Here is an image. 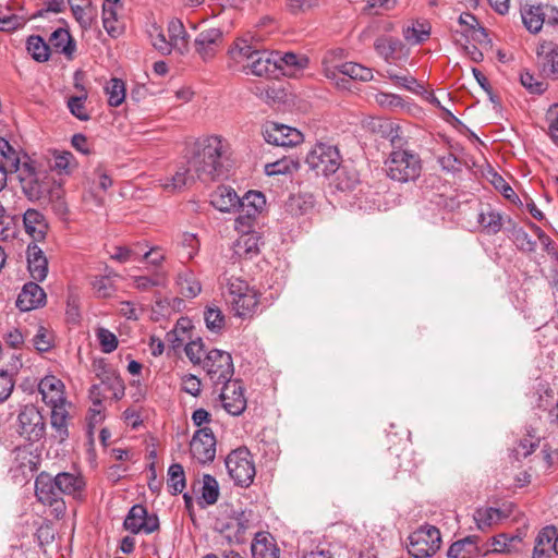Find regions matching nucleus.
Masks as SVG:
<instances>
[{
	"label": "nucleus",
	"mask_w": 558,
	"mask_h": 558,
	"mask_svg": "<svg viewBox=\"0 0 558 558\" xmlns=\"http://www.w3.org/2000/svg\"><path fill=\"white\" fill-rule=\"evenodd\" d=\"M27 264L31 277L35 281H43L48 275V260L43 250L36 244L27 247Z\"/></svg>",
	"instance_id": "obj_27"
},
{
	"label": "nucleus",
	"mask_w": 558,
	"mask_h": 558,
	"mask_svg": "<svg viewBox=\"0 0 558 558\" xmlns=\"http://www.w3.org/2000/svg\"><path fill=\"white\" fill-rule=\"evenodd\" d=\"M105 93L110 107H119L125 100V84L121 78L113 77L105 85Z\"/></svg>",
	"instance_id": "obj_42"
},
{
	"label": "nucleus",
	"mask_w": 558,
	"mask_h": 558,
	"mask_svg": "<svg viewBox=\"0 0 558 558\" xmlns=\"http://www.w3.org/2000/svg\"><path fill=\"white\" fill-rule=\"evenodd\" d=\"M75 167V158L70 151L54 153L52 168L58 170L60 173L70 174Z\"/></svg>",
	"instance_id": "obj_54"
},
{
	"label": "nucleus",
	"mask_w": 558,
	"mask_h": 558,
	"mask_svg": "<svg viewBox=\"0 0 558 558\" xmlns=\"http://www.w3.org/2000/svg\"><path fill=\"white\" fill-rule=\"evenodd\" d=\"M64 385L56 376H45L38 384V390L43 401L49 407L65 403Z\"/></svg>",
	"instance_id": "obj_20"
},
{
	"label": "nucleus",
	"mask_w": 558,
	"mask_h": 558,
	"mask_svg": "<svg viewBox=\"0 0 558 558\" xmlns=\"http://www.w3.org/2000/svg\"><path fill=\"white\" fill-rule=\"evenodd\" d=\"M35 494L41 504L54 507L58 514L64 512L65 505L61 499L56 476L40 472L35 480Z\"/></svg>",
	"instance_id": "obj_10"
},
{
	"label": "nucleus",
	"mask_w": 558,
	"mask_h": 558,
	"mask_svg": "<svg viewBox=\"0 0 558 558\" xmlns=\"http://www.w3.org/2000/svg\"><path fill=\"white\" fill-rule=\"evenodd\" d=\"M478 536L470 535L451 544L447 551L448 558H474L478 555Z\"/></svg>",
	"instance_id": "obj_34"
},
{
	"label": "nucleus",
	"mask_w": 558,
	"mask_h": 558,
	"mask_svg": "<svg viewBox=\"0 0 558 558\" xmlns=\"http://www.w3.org/2000/svg\"><path fill=\"white\" fill-rule=\"evenodd\" d=\"M340 173L337 178V187L341 191L352 190L359 183V175L356 171L349 170L345 167H342Z\"/></svg>",
	"instance_id": "obj_61"
},
{
	"label": "nucleus",
	"mask_w": 558,
	"mask_h": 558,
	"mask_svg": "<svg viewBox=\"0 0 558 558\" xmlns=\"http://www.w3.org/2000/svg\"><path fill=\"white\" fill-rule=\"evenodd\" d=\"M222 384L223 387L219 397L223 409L233 416L242 414L246 409V398L242 384L239 380L231 379Z\"/></svg>",
	"instance_id": "obj_15"
},
{
	"label": "nucleus",
	"mask_w": 558,
	"mask_h": 558,
	"mask_svg": "<svg viewBox=\"0 0 558 558\" xmlns=\"http://www.w3.org/2000/svg\"><path fill=\"white\" fill-rule=\"evenodd\" d=\"M228 160V144L219 136H207L193 144L187 163L198 180L209 182L226 174Z\"/></svg>",
	"instance_id": "obj_1"
},
{
	"label": "nucleus",
	"mask_w": 558,
	"mask_h": 558,
	"mask_svg": "<svg viewBox=\"0 0 558 558\" xmlns=\"http://www.w3.org/2000/svg\"><path fill=\"white\" fill-rule=\"evenodd\" d=\"M49 45L52 47L57 52L63 53L68 58H72L76 45L73 40L72 36L70 35L68 29L64 28H58L56 29L49 37Z\"/></svg>",
	"instance_id": "obj_35"
},
{
	"label": "nucleus",
	"mask_w": 558,
	"mask_h": 558,
	"mask_svg": "<svg viewBox=\"0 0 558 558\" xmlns=\"http://www.w3.org/2000/svg\"><path fill=\"white\" fill-rule=\"evenodd\" d=\"M177 283L179 286L180 293L187 299L195 298L202 290L199 281L190 270L179 274Z\"/></svg>",
	"instance_id": "obj_41"
},
{
	"label": "nucleus",
	"mask_w": 558,
	"mask_h": 558,
	"mask_svg": "<svg viewBox=\"0 0 558 558\" xmlns=\"http://www.w3.org/2000/svg\"><path fill=\"white\" fill-rule=\"evenodd\" d=\"M168 34L173 50H177L180 54L187 51L189 34L180 20L169 22Z\"/></svg>",
	"instance_id": "obj_36"
},
{
	"label": "nucleus",
	"mask_w": 558,
	"mask_h": 558,
	"mask_svg": "<svg viewBox=\"0 0 558 558\" xmlns=\"http://www.w3.org/2000/svg\"><path fill=\"white\" fill-rule=\"evenodd\" d=\"M260 236L257 232H245L233 243V256L251 259L259 253Z\"/></svg>",
	"instance_id": "obj_26"
},
{
	"label": "nucleus",
	"mask_w": 558,
	"mask_h": 558,
	"mask_svg": "<svg viewBox=\"0 0 558 558\" xmlns=\"http://www.w3.org/2000/svg\"><path fill=\"white\" fill-rule=\"evenodd\" d=\"M222 43L223 33L220 28L204 29L194 39L195 52L204 62L211 61L220 50Z\"/></svg>",
	"instance_id": "obj_14"
},
{
	"label": "nucleus",
	"mask_w": 558,
	"mask_h": 558,
	"mask_svg": "<svg viewBox=\"0 0 558 558\" xmlns=\"http://www.w3.org/2000/svg\"><path fill=\"white\" fill-rule=\"evenodd\" d=\"M229 302L234 315L240 318H251L258 311V293L253 288Z\"/></svg>",
	"instance_id": "obj_23"
},
{
	"label": "nucleus",
	"mask_w": 558,
	"mask_h": 558,
	"mask_svg": "<svg viewBox=\"0 0 558 558\" xmlns=\"http://www.w3.org/2000/svg\"><path fill=\"white\" fill-rule=\"evenodd\" d=\"M376 125L378 126V132L381 133L384 137L389 140L395 149H401V145L403 144V138L401 136L400 126L388 120H377L374 122V130H376Z\"/></svg>",
	"instance_id": "obj_40"
},
{
	"label": "nucleus",
	"mask_w": 558,
	"mask_h": 558,
	"mask_svg": "<svg viewBox=\"0 0 558 558\" xmlns=\"http://www.w3.org/2000/svg\"><path fill=\"white\" fill-rule=\"evenodd\" d=\"M520 82L531 94L541 95L547 89V83L543 80H537L529 71H523L520 74Z\"/></svg>",
	"instance_id": "obj_59"
},
{
	"label": "nucleus",
	"mask_w": 558,
	"mask_h": 558,
	"mask_svg": "<svg viewBox=\"0 0 558 558\" xmlns=\"http://www.w3.org/2000/svg\"><path fill=\"white\" fill-rule=\"evenodd\" d=\"M195 179L197 177L186 162V165L179 166L173 174L160 179L159 182L165 192L174 193L194 182Z\"/></svg>",
	"instance_id": "obj_22"
},
{
	"label": "nucleus",
	"mask_w": 558,
	"mask_h": 558,
	"mask_svg": "<svg viewBox=\"0 0 558 558\" xmlns=\"http://www.w3.org/2000/svg\"><path fill=\"white\" fill-rule=\"evenodd\" d=\"M271 61H275L276 68L272 75H277L280 72L286 76H293L301 70L305 69L308 64L307 57L303 54H296L293 52H286L281 54L278 51H271Z\"/></svg>",
	"instance_id": "obj_17"
},
{
	"label": "nucleus",
	"mask_w": 558,
	"mask_h": 558,
	"mask_svg": "<svg viewBox=\"0 0 558 558\" xmlns=\"http://www.w3.org/2000/svg\"><path fill=\"white\" fill-rule=\"evenodd\" d=\"M253 558H279L275 538L267 532H258L251 546Z\"/></svg>",
	"instance_id": "obj_29"
},
{
	"label": "nucleus",
	"mask_w": 558,
	"mask_h": 558,
	"mask_svg": "<svg viewBox=\"0 0 558 558\" xmlns=\"http://www.w3.org/2000/svg\"><path fill=\"white\" fill-rule=\"evenodd\" d=\"M401 47L402 43L398 38L393 37L381 36L374 43L376 52L386 61H389L391 58H393L395 53L399 51Z\"/></svg>",
	"instance_id": "obj_45"
},
{
	"label": "nucleus",
	"mask_w": 558,
	"mask_h": 558,
	"mask_svg": "<svg viewBox=\"0 0 558 558\" xmlns=\"http://www.w3.org/2000/svg\"><path fill=\"white\" fill-rule=\"evenodd\" d=\"M90 284L95 295L99 299L110 298L117 291L111 274L106 276H95L92 279Z\"/></svg>",
	"instance_id": "obj_46"
},
{
	"label": "nucleus",
	"mask_w": 558,
	"mask_h": 558,
	"mask_svg": "<svg viewBox=\"0 0 558 558\" xmlns=\"http://www.w3.org/2000/svg\"><path fill=\"white\" fill-rule=\"evenodd\" d=\"M75 86L76 88H81L82 95L69 97L68 108L75 118H77L81 121H87L90 118L85 106L87 93L83 86H80L78 84H76Z\"/></svg>",
	"instance_id": "obj_47"
},
{
	"label": "nucleus",
	"mask_w": 558,
	"mask_h": 558,
	"mask_svg": "<svg viewBox=\"0 0 558 558\" xmlns=\"http://www.w3.org/2000/svg\"><path fill=\"white\" fill-rule=\"evenodd\" d=\"M60 496L62 494L80 498L85 488V481L83 476L70 472H61L56 475Z\"/></svg>",
	"instance_id": "obj_32"
},
{
	"label": "nucleus",
	"mask_w": 558,
	"mask_h": 558,
	"mask_svg": "<svg viewBox=\"0 0 558 558\" xmlns=\"http://www.w3.org/2000/svg\"><path fill=\"white\" fill-rule=\"evenodd\" d=\"M210 203L216 209L230 213L239 210L240 197L232 187L222 185L213 193Z\"/></svg>",
	"instance_id": "obj_28"
},
{
	"label": "nucleus",
	"mask_w": 558,
	"mask_h": 558,
	"mask_svg": "<svg viewBox=\"0 0 558 558\" xmlns=\"http://www.w3.org/2000/svg\"><path fill=\"white\" fill-rule=\"evenodd\" d=\"M262 133L264 140L275 146L292 147L303 141V135L299 130L276 122H266Z\"/></svg>",
	"instance_id": "obj_11"
},
{
	"label": "nucleus",
	"mask_w": 558,
	"mask_h": 558,
	"mask_svg": "<svg viewBox=\"0 0 558 558\" xmlns=\"http://www.w3.org/2000/svg\"><path fill=\"white\" fill-rule=\"evenodd\" d=\"M556 538L557 529L554 525L543 527L535 538L533 558H550L551 551L556 554Z\"/></svg>",
	"instance_id": "obj_25"
},
{
	"label": "nucleus",
	"mask_w": 558,
	"mask_h": 558,
	"mask_svg": "<svg viewBox=\"0 0 558 558\" xmlns=\"http://www.w3.org/2000/svg\"><path fill=\"white\" fill-rule=\"evenodd\" d=\"M206 327L213 332H219L225 327V316L216 306H208L204 312Z\"/></svg>",
	"instance_id": "obj_52"
},
{
	"label": "nucleus",
	"mask_w": 558,
	"mask_h": 558,
	"mask_svg": "<svg viewBox=\"0 0 558 558\" xmlns=\"http://www.w3.org/2000/svg\"><path fill=\"white\" fill-rule=\"evenodd\" d=\"M34 345L39 352H48L53 344V337L49 330L39 327L33 338Z\"/></svg>",
	"instance_id": "obj_62"
},
{
	"label": "nucleus",
	"mask_w": 558,
	"mask_h": 558,
	"mask_svg": "<svg viewBox=\"0 0 558 558\" xmlns=\"http://www.w3.org/2000/svg\"><path fill=\"white\" fill-rule=\"evenodd\" d=\"M429 28L424 24L408 26L403 29L404 39L411 45H418L429 37Z\"/></svg>",
	"instance_id": "obj_56"
},
{
	"label": "nucleus",
	"mask_w": 558,
	"mask_h": 558,
	"mask_svg": "<svg viewBox=\"0 0 558 558\" xmlns=\"http://www.w3.org/2000/svg\"><path fill=\"white\" fill-rule=\"evenodd\" d=\"M133 287L140 291H148L156 287H165L167 272L158 268L150 276H132Z\"/></svg>",
	"instance_id": "obj_38"
},
{
	"label": "nucleus",
	"mask_w": 558,
	"mask_h": 558,
	"mask_svg": "<svg viewBox=\"0 0 558 558\" xmlns=\"http://www.w3.org/2000/svg\"><path fill=\"white\" fill-rule=\"evenodd\" d=\"M341 155L337 146L318 142L307 153L305 162L317 175L329 177L341 166Z\"/></svg>",
	"instance_id": "obj_5"
},
{
	"label": "nucleus",
	"mask_w": 558,
	"mask_h": 558,
	"mask_svg": "<svg viewBox=\"0 0 558 558\" xmlns=\"http://www.w3.org/2000/svg\"><path fill=\"white\" fill-rule=\"evenodd\" d=\"M70 403L53 405L51 408V427L53 429V437L59 441H64L69 437V421L70 414L68 411Z\"/></svg>",
	"instance_id": "obj_30"
},
{
	"label": "nucleus",
	"mask_w": 558,
	"mask_h": 558,
	"mask_svg": "<svg viewBox=\"0 0 558 558\" xmlns=\"http://www.w3.org/2000/svg\"><path fill=\"white\" fill-rule=\"evenodd\" d=\"M71 11L82 28L88 29L92 27L95 11L90 2L82 5L75 3V5H72Z\"/></svg>",
	"instance_id": "obj_50"
},
{
	"label": "nucleus",
	"mask_w": 558,
	"mask_h": 558,
	"mask_svg": "<svg viewBox=\"0 0 558 558\" xmlns=\"http://www.w3.org/2000/svg\"><path fill=\"white\" fill-rule=\"evenodd\" d=\"M521 19L523 25L530 33H538L546 21L545 5L525 4L521 8Z\"/></svg>",
	"instance_id": "obj_31"
},
{
	"label": "nucleus",
	"mask_w": 558,
	"mask_h": 558,
	"mask_svg": "<svg viewBox=\"0 0 558 558\" xmlns=\"http://www.w3.org/2000/svg\"><path fill=\"white\" fill-rule=\"evenodd\" d=\"M226 468L236 485L248 487L253 483L256 470L247 448L231 451L226 458Z\"/></svg>",
	"instance_id": "obj_6"
},
{
	"label": "nucleus",
	"mask_w": 558,
	"mask_h": 558,
	"mask_svg": "<svg viewBox=\"0 0 558 558\" xmlns=\"http://www.w3.org/2000/svg\"><path fill=\"white\" fill-rule=\"evenodd\" d=\"M287 9L292 14L305 13L318 5V0H286Z\"/></svg>",
	"instance_id": "obj_63"
},
{
	"label": "nucleus",
	"mask_w": 558,
	"mask_h": 558,
	"mask_svg": "<svg viewBox=\"0 0 558 558\" xmlns=\"http://www.w3.org/2000/svg\"><path fill=\"white\" fill-rule=\"evenodd\" d=\"M219 498V485L217 480L210 475L205 474L203 476L202 486V499L206 506H210L217 502Z\"/></svg>",
	"instance_id": "obj_49"
},
{
	"label": "nucleus",
	"mask_w": 558,
	"mask_h": 558,
	"mask_svg": "<svg viewBox=\"0 0 558 558\" xmlns=\"http://www.w3.org/2000/svg\"><path fill=\"white\" fill-rule=\"evenodd\" d=\"M45 301L44 289L36 282H27L17 296L16 306L23 312H28L44 305Z\"/></svg>",
	"instance_id": "obj_21"
},
{
	"label": "nucleus",
	"mask_w": 558,
	"mask_h": 558,
	"mask_svg": "<svg viewBox=\"0 0 558 558\" xmlns=\"http://www.w3.org/2000/svg\"><path fill=\"white\" fill-rule=\"evenodd\" d=\"M123 526L132 534H150L159 529V519L156 514H148L143 505H134L129 510Z\"/></svg>",
	"instance_id": "obj_12"
},
{
	"label": "nucleus",
	"mask_w": 558,
	"mask_h": 558,
	"mask_svg": "<svg viewBox=\"0 0 558 558\" xmlns=\"http://www.w3.org/2000/svg\"><path fill=\"white\" fill-rule=\"evenodd\" d=\"M340 74L362 82H368L373 78L372 69L355 62H344L332 68H325V75L330 80H338Z\"/></svg>",
	"instance_id": "obj_19"
},
{
	"label": "nucleus",
	"mask_w": 558,
	"mask_h": 558,
	"mask_svg": "<svg viewBox=\"0 0 558 558\" xmlns=\"http://www.w3.org/2000/svg\"><path fill=\"white\" fill-rule=\"evenodd\" d=\"M96 337L104 353H111L118 347L117 336L107 328L100 327L96 330Z\"/></svg>",
	"instance_id": "obj_58"
},
{
	"label": "nucleus",
	"mask_w": 558,
	"mask_h": 558,
	"mask_svg": "<svg viewBox=\"0 0 558 558\" xmlns=\"http://www.w3.org/2000/svg\"><path fill=\"white\" fill-rule=\"evenodd\" d=\"M227 66L246 75L272 76L276 63L271 53L254 47L246 38H236L227 51Z\"/></svg>",
	"instance_id": "obj_2"
},
{
	"label": "nucleus",
	"mask_w": 558,
	"mask_h": 558,
	"mask_svg": "<svg viewBox=\"0 0 558 558\" xmlns=\"http://www.w3.org/2000/svg\"><path fill=\"white\" fill-rule=\"evenodd\" d=\"M102 24L104 28L111 37L120 35L121 27L118 25L116 7L102 4Z\"/></svg>",
	"instance_id": "obj_51"
},
{
	"label": "nucleus",
	"mask_w": 558,
	"mask_h": 558,
	"mask_svg": "<svg viewBox=\"0 0 558 558\" xmlns=\"http://www.w3.org/2000/svg\"><path fill=\"white\" fill-rule=\"evenodd\" d=\"M440 545L439 530L433 525H424L410 534L408 551L415 558H427L433 556Z\"/></svg>",
	"instance_id": "obj_7"
},
{
	"label": "nucleus",
	"mask_w": 558,
	"mask_h": 558,
	"mask_svg": "<svg viewBox=\"0 0 558 558\" xmlns=\"http://www.w3.org/2000/svg\"><path fill=\"white\" fill-rule=\"evenodd\" d=\"M17 433L31 442L40 440L46 434V423L40 411L33 404L22 408L17 416Z\"/></svg>",
	"instance_id": "obj_9"
},
{
	"label": "nucleus",
	"mask_w": 558,
	"mask_h": 558,
	"mask_svg": "<svg viewBox=\"0 0 558 558\" xmlns=\"http://www.w3.org/2000/svg\"><path fill=\"white\" fill-rule=\"evenodd\" d=\"M26 49L37 62H46L49 60L50 45L38 35H32L27 38Z\"/></svg>",
	"instance_id": "obj_39"
},
{
	"label": "nucleus",
	"mask_w": 558,
	"mask_h": 558,
	"mask_svg": "<svg viewBox=\"0 0 558 558\" xmlns=\"http://www.w3.org/2000/svg\"><path fill=\"white\" fill-rule=\"evenodd\" d=\"M25 231L35 240L40 241L45 238L48 225L45 216L36 209H27L23 215Z\"/></svg>",
	"instance_id": "obj_33"
},
{
	"label": "nucleus",
	"mask_w": 558,
	"mask_h": 558,
	"mask_svg": "<svg viewBox=\"0 0 558 558\" xmlns=\"http://www.w3.org/2000/svg\"><path fill=\"white\" fill-rule=\"evenodd\" d=\"M501 517V511L493 507L476 509L473 514L476 526L481 531H484L497 523Z\"/></svg>",
	"instance_id": "obj_44"
},
{
	"label": "nucleus",
	"mask_w": 558,
	"mask_h": 558,
	"mask_svg": "<svg viewBox=\"0 0 558 558\" xmlns=\"http://www.w3.org/2000/svg\"><path fill=\"white\" fill-rule=\"evenodd\" d=\"M190 451L192 457L202 464L214 461L216 457V438L211 428L202 427L194 433L190 441Z\"/></svg>",
	"instance_id": "obj_13"
},
{
	"label": "nucleus",
	"mask_w": 558,
	"mask_h": 558,
	"mask_svg": "<svg viewBox=\"0 0 558 558\" xmlns=\"http://www.w3.org/2000/svg\"><path fill=\"white\" fill-rule=\"evenodd\" d=\"M0 154L2 158L4 159V165L11 170V171H17L20 166V157L16 150L11 146V144L0 137Z\"/></svg>",
	"instance_id": "obj_53"
},
{
	"label": "nucleus",
	"mask_w": 558,
	"mask_h": 558,
	"mask_svg": "<svg viewBox=\"0 0 558 558\" xmlns=\"http://www.w3.org/2000/svg\"><path fill=\"white\" fill-rule=\"evenodd\" d=\"M509 236L521 251L533 252L536 248V242L533 241L526 231H524L522 228L513 227L512 230H510Z\"/></svg>",
	"instance_id": "obj_55"
},
{
	"label": "nucleus",
	"mask_w": 558,
	"mask_h": 558,
	"mask_svg": "<svg viewBox=\"0 0 558 558\" xmlns=\"http://www.w3.org/2000/svg\"><path fill=\"white\" fill-rule=\"evenodd\" d=\"M519 536L509 537L507 534H498L492 537V549L490 553L496 554H511L519 551L518 545L521 543Z\"/></svg>",
	"instance_id": "obj_43"
},
{
	"label": "nucleus",
	"mask_w": 558,
	"mask_h": 558,
	"mask_svg": "<svg viewBox=\"0 0 558 558\" xmlns=\"http://www.w3.org/2000/svg\"><path fill=\"white\" fill-rule=\"evenodd\" d=\"M17 171L22 191L29 201L62 197L61 184L54 181L46 169L37 168L34 162L28 161Z\"/></svg>",
	"instance_id": "obj_3"
},
{
	"label": "nucleus",
	"mask_w": 558,
	"mask_h": 558,
	"mask_svg": "<svg viewBox=\"0 0 558 558\" xmlns=\"http://www.w3.org/2000/svg\"><path fill=\"white\" fill-rule=\"evenodd\" d=\"M168 487L173 495L181 494L185 488V473L183 466L179 463H173L168 469Z\"/></svg>",
	"instance_id": "obj_48"
},
{
	"label": "nucleus",
	"mask_w": 558,
	"mask_h": 558,
	"mask_svg": "<svg viewBox=\"0 0 558 558\" xmlns=\"http://www.w3.org/2000/svg\"><path fill=\"white\" fill-rule=\"evenodd\" d=\"M202 367L215 385L228 381L234 373L231 354L218 349L206 353Z\"/></svg>",
	"instance_id": "obj_8"
},
{
	"label": "nucleus",
	"mask_w": 558,
	"mask_h": 558,
	"mask_svg": "<svg viewBox=\"0 0 558 558\" xmlns=\"http://www.w3.org/2000/svg\"><path fill=\"white\" fill-rule=\"evenodd\" d=\"M226 289L228 293V301L240 298L241 294L252 289L248 283L241 278L231 276L226 279Z\"/></svg>",
	"instance_id": "obj_60"
},
{
	"label": "nucleus",
	"mask_w": 558,
	"mask_h": 558,
	"mask_svg": "<svg viewBox=\"0 0 558 558\" xmlns=\"http://www.w3.org/2000/svg\"><path fill=\"white\" fill-rule=\"evenodd\" d=\"M542 72L553 78L558 77V45L545 43L537 49Z\"/></svg>",
	"instance_id": "obj_24"
},
{
	"label": "nucleus",
	"mask_w": 558,
	"mask_h": 558,
	"mask_svg": "<svg viewBox=\"0 0 558 558\" xmlns=\"http://www.w3.org/2000/svg\"><path fill=\"white\" fill-rule=\"evenodd\" d=\"M387 175L397 182H415L422 172V161L417 154L407 149H393L385 161Z\"/></svg>",
	"instance_id": "obj_4"
},
{
	"label": "nucleus",
	"mask_w": 558,
	"mask_h": 558,
	"mask_svg": "<svg viewBox=\"0 0 558 558\" xmlns=\"http://www.w3.org/2000/svg\"><path fill=\"white\" fill-rule=\"evenodd\" d=\"M265 204V196L260 192L248 191L243 197H240V216L236 218L235 223L242 226L246 223L248 226L250 220L262 211Z\"/></svg>",
	"instance_id": "obj_18"
},
{
	"label": "nucleus",
	"mask_w": 558,
	"mask_h": 558,
	"mask_svg": "<svg viewBox=\"0 0 558 558\" xmlns=\"http://www.w3.org/2000/svg\"><path fill=\"white\" fill-rule=\"evenodd\" d=\"M184 351L193 364H199L203 366V361L207 352H205V345L201 338L190 341L185 345Z\"/></svg>",
	"instance_id": "obj_57"
},
{
	"label": "nucleus",
	"mask_w": 558,
	"mask_h": 558,
	"mask_svg": "<svg viewBox=\"0 0 558 558\" xmlns=\"http://www.w3.org/2000/svg\"><path fill=\"white\" fill-rule=\"evenodd\" d=\"M253 512L241 511L231 517L221 527V533L229 543L241 544L245 541L246 533L253 527Z\"/></svg>",
	"instance_id": "obj_16"
},
{
	"label": "nucleus",
	"mask_w": 558,
	"mask_h": 558,
	"mask_svg": "<svg viewBox=\"0 0 558 558\" xmlns=\"http://www.w3.org/2000/svg\"><path fill=\"white\" fill-rule=\"evenodd\" d=\"M477 222L482 230L487 234L498 233L504 226V220L500 213L489 207L482 209L478 213Z\"/></svg>",
	"instance_id": "obj_37"
},
{
	"label": "nucleus",
	"mask_w": 558,
	"mask_h": 558,
	"mask_svg": "<svg viewBox=\"0 0 558 558\" xmlns=\"http://www.w3.org/2000/svg\"><path fill=\"white\" fill-rule=\"evenodd\" d=\"M25 25V19L16 15H2L0 16V31L1 32H13Z\"/></svg>",
	"instance_id": "obj_64"
}]
</instances>
